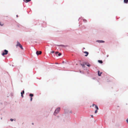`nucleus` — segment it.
<instances>
[{"instance_id":"nucleus-16","label":"nucleus","mask_w":128,"mask_h":128,"mask_svg":"<svg viewBox=\"0 0 128 128\" xmlns=\"http://www.w3.org/2000/svg\"><path fill=\"white\" fill-rule=\"evenodd\" d=\"M61 55V54L60 53H59L58 54V56H60Z\"/></svg>"},{"instance_id":"nucleus-19","label":"nucleus","mask_w":128,"mask_h":128,"mask_svg":"<svg viewBox=\"0 0 128 128\" xmlns=\"http://www.w3.org/2000/svg\"><path fill=\"white\" fill-rule=\"evenodd\" d=\"M32 97H31L30 99V100L31 101H32Z\"/></svg>"},{"instance_id":"nucleus-14","label":"nucleus","mask_w":128,"mask_h":128,"mask_svg":"<svg viewBox=\"0 0 128 128\" xmlns=\"http://www.w3.org/2000/svg\"><path fill=\"white\" fill-rule=\"evenodd\" d=\"M128 0H124V2L125 3H127L128 2Z\"/></svg>"},{"instance_id":"nucleus-7","label":"nucleus","mask_w":128,"mask_h":128,"mask_svg":"<svg viewBox=\"0 0 128 128\" xmlns=\"http://www.w3.org/2000/svg\"><path fill=\"white\" fill-rule=\"evenodd\" d=\"M84 53L85 54H86L85 55V56H87L88 54V53L87 52H84Z\"/></svg>"},{"instance_id":"nucleus-2","label":"nucleus","mask_w":128,"mask_h":128,"mask_svg":"<svg viewBox=\"0 0 128 128\" xmlns=\"http://www.w3.org/2000/svg\"><path fill=\"white\" fill-rule=\"evenodd\" d=\"M16 46L17 47V46H19L21 49L22 50H24V49L22 48V46L20 44V42L18 41H17V42Z\"/></svg>"},{"instance_id":"nucleus-15","label":"nucleus","mask_w":128,"mask_h":128,"mask_svg":"<svg viewBox=\"0 0 128 128\" xmlns=\"http://www.w3.org/2000/svg\"><path fill=\"white\" fill-rule=\"evenodd\" d=\"M97 112H98V110L96 109V110L95 111V114H96L97 113Z\"/></svg>"},{"instance_id":"nucleus-18","label":"nucleus","mask_w":128,"mask_h":128,"mask_svg":"<svg viewBox=\"0 0 128 128\" xmlns=\"http://www.w3.org/2000/svg\"><path fill=\"white\" fill-rule=\"evenodd\" d=\"M81 65L82 66V67H84V64H81Z\"/></svg>"},{"instance_id":"nucleus-4","label":"nucleus","mask_w":128,"mask_h":128,"mask_svg":"<svg viewBox=\"0 0 128 128\" xmlns=\"http://www.w3.org/2000/svg\"><path fill=\"white\" fill-rule=\"evenodd\" d=\"M42 53V52L41 51H40L39 52H38V51H37L36 52V54L38 56V55L39 54H41Z\"/></svg>"},{"instance_id":"nucleus-13","label":"nucleus","mask_w":128,"mask_h":128,"mask_svg":"<svg viewBox=\"0 0 128 128\" xmlns=\"http://www.w3.org/2000/svg\"><path fill=\"white\" fill-rule=\"evenodd\" d=\"M83 21L84 22H87V21L86 20L84 19L83 20Z\"/></svg>"},{"instance_id":"nucleus-20","label":"nucleus","mask_w":128,"mask_h":128,"mask_svg":"<svg viewBox=\"0 0 128 128\" xmlns=\"http://www.w3.org/2000/svg\"><path fill=\"white\" fill-rule=\"evenodd\" d=\"M10 120L11 121H12L13 120V119H10Z\"/></svg>"},{"instance_id":"nucleus-5","label":"nucleus","mask_w":128,"mask_h":128,"mask_svg":"<svg viewBox=\"0 0 128 128\" xmlns=\"http://www.w3.org/2000/svg\"><path fill=\"white\" fill-rule=\"evenodd\" d=\"M94 106H95V108L96 109H97V110H98V108L96 105L94 104H92V107H94Z\"/></svg>"},{"instance_id":"nucleus-22","label":"nucleus","mask_w":128,"mask_h":128,"mask_svg":"<svg viewBox=\"0 0 128 128\" xmlns=\"http://www.w3.org/2000/svg\"><path fill=\"white\" fill-rule=\"evenodd\" d=\"M126 121L128 123V118L126 120Z\"/></svg>"},{"instance_id":"nucleus-6","label":"nucleus","mask_w":128,"mask_h":128,"mask_svg":"<svg viewBox=\"0 0 128 128\" xmlns=\"http://www.w3.org/2000/svg\"><path fill=\"white\" fill-rule=\"evenodd\" d=\"M97 42L99 43H104V41L103 40H98Z\"/></svg>"},{"instance_id":"nucleus-24","label":"nucleus","mask_w":128,"mask_h":128,"mask_svg":"<svg viewBox=\"0 0 128 128\" xmlns=\"http://www.w3.org/2000/svg\"><path fill=\"white\" fill-rule=\"evenodd\" d=\"M0 25H1V26H2L3 25V24H0Z\"/></svg>"},{"instance_id":"nucleus-1","label":"nucleus","mask_w":128,"mask_h":128,"mask_svg":"<svg viewBox=\"0 0 128 128\" xmlns=\"http://www.w3.org/2000/svg\"><path fill=\"white\" fill-rule=\"evenodd\" d=\"M60 110V108H57L55 111H54V115H56V114L59 112Z\"/></svg>"},{"instance_id":"nucleus-11","label":"nucleus","mask_w":128,"mask_h":128,"mask_svg":"<svg viewBox=\"0 0 128 128\" xmlns=\"http://www.w3.org/2000/svg\"><path fill=\"white\" fill-rule=\"evenodd\" d=\"M98 61L99 63L100 64H102L103 62L101 60H98Z\"/></svg>"},{"instance_id":"nucleus-21","label":"nucleus","mask_w":128,"mask_h":128,"mask_svg":"<svg viewBox=\"0 0 128 128\" xmlns=\"http://www.w3.org/2000/svg\"><path fill=\"white\" fill-rule=\"evenodd\" d=\"M87 66H90V65L89 64H87Z\"/></svg>"},{"instance_id":"nucleus-8","label":"nucleus","mask_w":128,"mask_h":128,"mask_svg":"<svg viewBox=\"0 0 128 128\" xmlns=\"http://www.w3.org/2000/svg\"><path fill=\"white\" fill-rule=\"evenodd\" d=\"M98 75L99 76H101V74H102V72H100H100L99 70H98Z\"/></svg>"},{"instance_id":"nucleus-17","label":"nucleus","mask_w":128,"mask_h":128,"mask_svg":"<svg viewBox=\"0 0 128 128\" xmlns=\"http://www.w3.org/2000/svg\"><path fill=\"white\" fill-rule=\"evenodd\" d=\"M58 52H55V54H58Z\"/></svg>"},{"instance_id":"nucleus-12","label":"nucleus","mask_w":128,"mask_h":128,"mask_svg":"<svg viewBox=\"0 0 128 128\" xmlns=\"http://www.w3.org/2000/svg\"><path fill=\"white\" fill-rule=\"evenodd\" d=\"M29 96H31V97H32L34 95L32 94H30L29 95Z\"/></svg>"},{"instance_id":"nucleus-9","label":"nucleus","mask_w":128,"mask_h":128,"mask_svg":"<svg viewBox=\"0 0 128 128\" xmlns=\"http://www.w3.org/2000/svg\"><path fill=\"white\" fill-rule=\"evenodd\" d=\"M24 90H23L22 91V92H21V96H22V98H23V94H24Z\"/></svg>"},{"instance_id":"nucleus-3","label":"nucleus","mask_w":128,"mask_h":128,"mask_svg":"<svg viewBox=\"0 0 128 128\" xmlns=\"http://www.w3.org/2000/svg\"><path fill=\"white\" fill-rule=\"evenodd\" d=\"M8 53V51L5 50H4V52H3L2 54V55L3 56H4L5 55L7 54Z\"/></svg>"},{"instance_id":"nucleus-10","label":"nucleus","mask_w":128,"mask_h":128,"mask_svg":"<svg viewBox=\"0 0 128 128\" xmlns=\"http://www.w3.org/2000/svg\"><path fill=\"white\" fill-rule=\"evenodd\" d=\"M25 2L27 3L31 1V0H23Z\"/></svg>"},{"instance_id":"nucleus-23","label":"nucleus","mask_w":128,"mask_h":128,"mask_svg":"<svg viewBox=\"0 0 128 128\" xmlns=\"http://www.w3.org/2000/svg\"><path fill=\"white\" fill-rule=\"evenodd\" d=\"M54 51H52L51 52L52 53H54Z\"/></svg>"},{"instance_id":"nucleus-25","label":"nucleus","mask_w":128,"mask_h":128,"mask_svg":"<svg viewBox=\"0 0 128 128\" xmlns=\"http://www.w3.org/2000/svg\"><path fill=\"white\" fill-rule=\"evenodd\" d=\"M91 116L92 117V118L93 117V115H91Z\"/></svg>"}]
</instances>
